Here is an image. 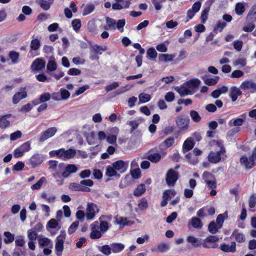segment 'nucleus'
Returning <instances> with one entry per match:
<instances>
[{
    "mask_svg": "<svg viewBox=\"0 0 256 256\" xmlns=\"http://www.w3.org/2000/svg\"><path fill=\"white\" fill-rule=\"evenodd\" d=\"M161 154L158 152L151 153L148 154L147 158L152 162L156 163L160 161Z\"/></svg>",
    "mask_w": 256,
    "mask_h": 256,
    "instance_id": "473e14b6",
    "label": "nucleus"
},
{
    "mask_svg": "<svg viewBox=\"0 0 256 256\" xmlns=\"http://www.w3.org/2000/svg\"><path fill=\"white\" fill-rule=\"evenodd\" d=\"M82 134L89 144L92 145L96 144V138L94 132L92 131L90 132H88L83 130Z\"/></svg>",
    "mask_w": 256,
    "mask_h": 256,
    "instance_id": "2eb2a0df",
    "label": "nucleus"
},
{
    "mask_svg": "<svg viewBox=\"0 0 256 256\" xmlns=\"http://www.w3.org/2000/svg\"><path fill=\"white\" fill-rule=\"evenodd\" d=\"M60 94L62 100H66L70 96V92L64 88H61L60 90Z\"/></svg>",
    "mask_w": 256,
    "mask_h": 256,
    "instance_id": "6e6d98bb",
    "label": "nucleus"
},
{
    "mask_svg": "<svg viewBox=\"0 0 256 256\" xmlns=\"http://www.w3.org/2000/svg\"><path fill=\"white\" fill-rule=\"evenodd\" d=\"M174 139L173 137H170L166 139L162 144H160L159 148L162 149L163 147L166 148L170 147L174 144Z\"/></svg>",
    "mask_w": 256,
    "mask_h": 256,
    "instance_id": "c756f323",
    "label": "nucleus"
},
{
    "mask_svg": "<svg viewBox=\"0 0 256 256\" xmlns=\"http://www.w3.org/2000/svg\"><path fill=\"white\" fill-rule=\"evenodd\" d=\"M46 68L50 72H53L56 70V62L55 60V59L54 58H50V60H48Z\"/></svg>",
    "mask_w": 256,
    "mask_h": 256,
    "instance_id": "f704fd0d",
    "label": "nucleus"
},
{
    "mask_svg": "<svg viewBox=\"0 0 256 256\" xmlns=\"http://www.w3.org/2000/svg\"><path fill=\"white\" fill-rule=\"evenodd\" d=\"M190 118L187 116H180L176 118V122L178 127L180 130H186L188 128Z\"/></svg>",
    "mask_w": 256,
    "mask_h": 256,
    "instance_id": "0eeeda50",
    "label": "nucleus"
},
{
    "mask_svg": "<svg viewBox=\"0 0 256 256\" xmlns=\"http://www.w3.org/2000/svg\"><path fill=\"white\" fill-rule=\"evenodd\" d=\"M102 236L101 231L95 230L91 231L90 234V238L93 240L98 239Z\"/></svg>",
    "mask_w": 256,
    "mask_h": 256,
    "instance_id": "680f3d73",
    "label": "nucleus"
},
{
    "mask_svg": "<svg viewBox=\"0 0 256 256\" xmlns=\"http://www.w3.org/2000/svg\"><path fill=\"white\" fill-rule=\"evenodd\" d=\"M224 153L222 150H218L216 152L211 151L208 156V160L210 163L217 164L221 160V156Z\"/></svg>",
    "mask_w": 256,
    "mask_h": 256,
    "instance_id": "9b49d317",
    "label": "nucleus"
},
{
    "mask_svg": "<svg viewBox=\"0 0 256 256\" xmlns=\"http://www.w3.org/2000/svg\"><path fill=\"white\" fill-rule=\"evenodd\" d=\"M62 163L58 166V170L56 172L54 177L56 178H67L71 174L76 172L78 168L74 164H68L65 167Z\"/></svg>",
    "mask_w": 256,
    "mask_h": 256,
    "instance_id": "f257e3e1",
    "label": "nucleus"
},
{
    "mask_svg": "<svg viewBox=\"0 0 256 256\" xmlns=\"http://www.w3.org/2000/svg\"><path fill=\"white\" fill-rule=\"evenodd\" d=\"M170 249V246L166 243H160L158 245L157 248H153L151 250L152 252H159L163 253L167 252Z\"/></svg>",
    "mask_w": 256,
    "mask_h": 256,
    "instance_id": "393cba45",
    "label": "nucleus"
},
{
    "mask_svg": "<svg viewBox=\"0 0 256 256\" xmlns=\"http://www.w3.org/2000/svg\"><path fill=\"white\" fill-rule=\"evenodd\" d=\"M106 175L108 177L112 176H120V175L118 174L116 169L114 168L113 166H108L106 168Z\"/></svg>",
    "mask_w": 256,
    "mask_h": 256,
    "instance_id": "c85d7f7f",
    "label": "nucleus"
},
{
    "mask_svg": "<svg viewBox=\"0 0 256 256\" xmlns=\"http://www.w3.org/2000/svg\"><path fill=\"white\" fill-rule=\"evenodd\" d=\"M242 94V92L235 86L231 87L230 92V96L231 98L232 102H235L238 96Z\"/></svg>",
    "mask_w": 256,
    "mask_h": 256,
    "instance_id": "6ab92c4d",
    "label": "nucleus"
},
{
    "mask_svg": "<svg viewBox=\"0 0 256 256\" xmlns=\"http://www.w3.org/2000/svg\"><path fill=\"white\" fill-rule=\"evenodd\" d=\"M245 10V7L243 4L238 2L236 5L235 11L238 15H242Z\"/></svg>",
    "mask_w": 256,
    "mask_h": 256,
    "instance_id": "3c124183",
    "label": "nucleus"
},
{
    "mask_svg": "<svg viewBox=\"0 0 256 256\" xmlns=\"http://www.w3.org/2000/svg\"><path fill=\"white\" fill-rule=\"evenodd\" d=\"M201 83L200 80L196 78L191 79L184 83L188 89L192 90H196Z\"/></svg>",
    "mask_w": 256,
    "mask_h": 256,
    "instance_id": "f3484780",
    "label": "nucleus"
},
{
    "mask_svg": "<svg viewBox=\"0 0 256 256\" xmlns=\"http://www.w3.org/2000/svg\"><path fill=\"white\" fill-rule=\"evenodd\" d=\"M146 191V187L144 184H139L134 190V194L136 196H142Z\"/></svg>",
    "mask_w": 256,
    "mask_h": 256,
    "instance_id": "a19ab883",
    "label": "nucleus"
},
{
    "mask_svg": "<svg viewBox=\"0 0 256 256\" xmlns=\"http://www.w3.org/2000/svg\"><path fill=\"white\" fill-rule=\"evenodd\" d=\"M49 154L51 157H56L66 160L74 158L76 154V151L73 149L65 150L64 148H60L58 150L50 151Z\"/></svg>",
    "mask_w": 256,
    "mask_h": 256,
    "instance_id": "f03ea898",
    "label": "nucleus"
},
{
    "mask_svg": "<svg viewBox=\"0 0 256 256\" xmlns=\"http://www.w3.org/2000/svg\"><path fill=\"white\" fill-rule=\"evenodd\" d=\"M130 174L132 178L134 179H138L141 176V172L140 169L138 168L130 170Z\"/></svg>",
    "mask_w": 256,
    "mask_h": 256,
    "instance_id": "052dcab7",
    "label": "nucleus"
},
{
    "mask_svg": "<svg viewBox=\"0 0 256 256\" xmlns=\"http://www.w3.org/2000/svg\"><path fill=\"white\" fill-rule=\"evenodd\" d=\"M138 98L140 102L142 103H146L150 100L151 96L148 94L142 93L139 95Z\"/></svg>",
    "mask_w": 256,
    "mask_h": 256,
    "instance_id": "5fc2aeb1",
    "label": "nucleus"
},
{
    "mask_svg": "<svg viewBox=\"0 0 256 256\" xmlns=\"http://www.w3.org/2000/svg\"><path fill=\"white\" fill-rule=\"evenodd\" d=\"M112 250L114 253H118L124 248V246L121 243L114 242L110 244Z\"/></svg>",
    "mask_w": 256,
    "mask_h": 256,
    "instance_id": "2f4dec72",
    "label": "nucleus"
},
{
    "mask_svg": "<svg viewBox=\"0 0 256 256\" xmlns=\"http://www.w3.org/2000/svg\"><path fill=\"white\" fill-rule=\"evenodd\" d=\"M186 240L194 248L200 247L202 244V238H197L192 236H188L186 238Z\"/></svg>",
    "mask_w": 256,
    "mask_h": 256,
    "instance_id": "aec40b11",
    "label": "nucleus"
},
{
    "mask_svg": "<svg viewBox=\"0 0 256 256\" xmlns=\"http://www.w3.org/2000/svg\"><path fill=\"white\" fill-rule=\"evenodd\" d=\"M99 212V209L97 206L92 202L88 203L86 208V214L82 210H81V222L86 217L87 220H92L94 218L95 216Z\"/></svg>",
    "mask_w": 256,
    "mask_h": 256,
    "instance_id": "7ed1b4c3",
    "label": "nucleus"
},
{
    "mask_svg": "<svg viewBox=\"0 0 256 256\" xmlns=\"http://www.w3.org/2000/svg\"><path fill=\"white\" fill-rule=\"evenodd\" d=\"M202 177V179L204 180L206 183V182L209 181L210 180H212V179L214 180V176L210 172L207 171L204 172L203 173Z\"/></svg>",
    "mask_w": 256,
    "mask_h": 256,
    "instance_id": "bf43d9fd",
    "label": "nucleus"
},
{
    "mask_svg": "<svg viewBox=\"0 0 256 256\" xmlns=\"http://www.w3.org/2000/svg\"><path fill=\"white\" fill-rule=\"evenodd\" d=\"M174 56L168 54H162L158 56V60L162 62H172L174 60Z\"/></svg>",
    "mask_w": 256,
    "mask_h": 256,
    "instance_id": "7c9ffc66",
    "label": "nucleus"
},
{
    "mask_svg": "<svg viewBox=\"0 0 256 256\" xmlns=\"http://www.w3.org/2000/svg\"><path fill=\"white\" fill-rule=\"evenodd\" d=\"M11 117V114H8L0 116V128H6L10 125V122L8 118Z\"/></svg>",
    "mask_w": 256,
    "mask_h": 256,
    "instance_id": "412c9836",
    "label": "nucleus"
},
{
    "mask_svg": "<svg viewBox=\"0 0 256 256\" xmlns=\"http://www.w3.org/2000/svg\"><path fill=\"white\" fill-rule=\"evenodd\" d=\"M59 228L58 222L54 218L50 219L47 223V229H56Z\"/></svg>",
    "mask_w": 256,
    "mask_h": 256,
    "instance_id": "79ce46f5",
    "label": "nucleus"
},
{
    "mask_svg": "<svg viewBox=\"0 0 256 256\" xmlns=\"http://www.w3.org/2000/svg\"><path fill=\"white\" fill-rule=\"evenodd\" d=\"M220 248L226 252H236V243L232 242L230 246L226 243H222L220 244Z\"/></svg>",
    "mask_w": 256,
    "mask_h": 256,
    "instance_id": "dca6fc26",
    "label": "nucleus"
},
{
    "mask_svg": "<svg viewBox=\"0 0 256 256\" xmlns=\"http://www.w3.org/2000/svg\"><path fill=\"white\" fill-rule=\"evenodd\" d=\"M46 66L45 61L42 58H38L32 64L31 69L32 71L38 72L42 70Z\"/></svg>",
    "mask_w": 256,
    "mask_h": 256,
    "instance_id": "f8f14e48",
    "label": "nucleus"
},
{
    "mask_svg": "<svg viewBox=\"0 0 256 256\" xmlns=\"http://www.w3.org/2000/svg\"><path fill=\"white\" fill-rule=\"evenodd\" d=\"M66 238V234L62 232L57 238L56 242V251L58 256H61L64 250V242Z\"/></svg>",
    "mask_w": 256,
    "mask_h": 256,
    "instance_id": "423d86ee",
    "label": "nucleus"
},
{
    "mask_svg": "<svg viewBox=\"0 0 256 256\" xmlns=\"http://www.w3.org/2000/svg\"><path fill=\"white\" fill-rule=\"evenodd\" d=\"M70 8H72V10L68 8H66L64 10L65 16L68 18H72V12L75 13L77 12L78 10L77 8L76 7V6L74 2H70Z\"/></svg>",
    "mask_w": 256,
    "mask_h": 256,
    "instance_id": "b1692460",
    "label": "nucleus"
},
{
    "mask_svg": "<svg viewBox=\"0 0 256 256\" xmlns=\"http://www.w3.org/2000/svg\"><path fill=\"white\" fill-rule=\"evenodd\" d=\"M4 241L6 244L12 243L14 239V234L9 232H6L4 233Z\"/></svg>",
    "mask_w": 256,
    "mask_h": 256,
    "instance_id": "4c0bfd02",
    "label": "nucleus"
},
{
    "mask_svg": "<svg viewBox=\"0 0 256 256\" xmlns=\"http://www.w3.org/2000/svg\"><path fill=\"white\" fill-rule=\"evenodd\" d=\"M232 236L235 238L236 240L238 242H242L245 241V236L242 233H239L238 232L237 230H235L232 234Z\"/></svg>",
    "mask_w": 256,
    "mask_h": 256,
    "instance_id": "58836bf2",
    "label": "nucleus"
},
{
    "mask_svg": "<svg viewBox=\"0 0 256 256\" xmlns=\"http://www.w3.org/2000/svg\"><path fill=\"white\" fill-rule=\"evenodd\" d=\"M106 216L102 215L101 216L99 220L100 221L99 227L100 230L102 232H106L109 228L108 222L106 221L102 220V219L106 218Z\"/></svg>",
    "mask_w": 256,
    "mask_h": 256,
    "instance_id": "bb28decb",
    "label": "nucleus"
},
{
    "mask_svg": "<svg viewBox=\"0 0 256 256\" xmlns=\"http://www.w3.org/2000/svg\"><path fill=\"white\" fill-rule=\"evenodd\" d=\"M40 46V40L38 38L33 39L30 42V48L32 50H38Z\"/></svg>",
    "mask_w": 256,
    "mask_h": 256,
    "instance_id": "8fccbe9b",
    "label": "nucleus"
},
{
    "mask_svg": "<svg viewBox=\"0 0 256 256\" xmlns=\"http://www.w3.org/2000/svg\"><path fill=\"white\" fill-rule=\"evenodd\" d=\"M57 132L56 128L52 127L48 128L44 130L40 135V142H44L46 140L53 136Z\"/></svg>",
    "mask_w": 256,
    "mask_h": 256,
    "instance_id": "ddd939ff",
    "label": "nucleus"
},
{
    "mask_svg": "<svg viewBox=\"0 0 256 256\" xmlns=\"http://www.w3.org/2000/svg\"><path fill=\"white\" fill-rule=\"evenodd\" d=\"M179 178V174L172 168L168 170L166 176V180L169 186H174Z\"/></svg>",
    "mask_w": 256,
    "mask_h": 256,
    "instance_id": "39448f33",
    "label": "nucleus"
},
{
    "mask_svg": "<svg viewBox=\"0 0 256 256\" xmlns=\"http://www.w3.org/2000/svg\"><path fill=\"white\" fill-rule=\"evenodd\" d=\"M240 88L244 91L248 90L250 93H254L256 92V83L252 80H246L241 84Z\"/></svg>",
    "mask_w": 256,
    "mask_h": 256,
    "instance_id": "1a4fd4ad",
    "label": "nucleus"
},
{
    "mask_svg": "<svg viewBox=\"0 0 256 256\" xmlns=\"http://www.w3.org/2000/svg\"><path fill=\"white\" fill-rule=\"evenodd\" d=\"M27 96L26 92L24 89L20 90V92H16L12 97V103L16 104L18 103L22 100Z\"/></svg>",
    "mask_w": 256,
    "mask_h": 256,
    "instance_id": "4468645a",
    "label": "nucleus"
},
{
    "mask_svg": "<svg viewBox=\"0 0 256 256\" xmlns=\"http://www.w3.org/2000/svg\"><path fill=\"white\" fill-rule=\"evenodd\" d=\"M95 6L93 4H86L84 8L82 15L85 16L92 13L94 10Z\"/></svg>",
    "mask_w": 256,
    "mask_h": 256,
    "instance_id": "c03bdc74",
    "label": "nucleus"
},
{
    "mask_svg": "<svg viewBox=\"0 0 256 256\" xmlns=\"http://www.w3.org/2000/svg\"><path fill=\"white\" fill-rule=\"evenodd\" d=\"M190 115L194 122H198L201 120L202 118L198 112L194 110H191L190 112Z\"/></svg>",
    "mask_w": 256,
    "mask_h": 256,
    "instance_id": "37998d69",
    "label": "nucleus"
},
{
    "mask_svg": "<svg viewBox=\"0 0 256 256\" xmlns=\"http://www.w3.org/2000/svg\"><path fill=\"white\" fill-rule=\"evenodd\" d=\"M256 148H255L252 152V154L248 158L247 156H244L240 158V162L242 164L244 165L246 169H250L252 168L256 164Z\"/></svg>",
    "mask_w": 256,
    "mask_h": 256,
    "instance_id": "20e7f679",
    "label": "nucleus"
},
{
    "mask_svg": "<svg viewBox=\"0 0 256 256\" xmlns=\"http://www.w3.org/2000/svg\"><path fill=\"white\" fill-rule=\"evenodd\" d=\"M30 148V143L29 142H26L15 150L14 156L16 158L21 157L26 152L29 151Z\"/></svg>",
    "mask_w": 256,
    "mask_h": 256,
    "instance_id": "6e6552de",
    "label": "nucleus"
},
{
    "mask_svg": "<svg viewBox=\"0 0 256 256\" xmlns=\"http://www.w3.org/2000/svg\"><path fill=\"white\" fill-rule=\"evenodd\" d=\"M19 56L20 54L18 52L10 51L8 53V57L13 64H16L18 62Z\"/></svg>",
    "mask_w": 256,
    "mask_h": 256,
    "instance_id": "09e8293b",
    "label": "nucleus"
},
{
    "mask_svg": "<svg viewBox=\"0 0 256 256\" xmlns=\"http://www.w3.org/2000/svg\"><path fill=\"white\" fill-rule=\"evenodd\" d=\"M98 248L99 251L106 256H109L112 251L110 245L106 244L102 246H98Z\"/></svg>",
    "mask_w": 256,
    "mask_h": 256,
    "instance_id": "c9c22d12",
    "label": "nucleus"
},
{
    "mask_svg": "<svg viewBox=\"0 0 256 256\" xmlns=\"http://www.w3.org/2000/svg\"><path fill=\"white\" fill-rule=\"evenodd\" d=\"M92 50L96 54H102L103 52L107 50L108 48L106 46H100L98 44L91 46Z\"/></svg>",
    "mask_w": 256,
    "mask_h": 256,
    "instance_id": "cd10ccee",
    "label": "nucleus"
},
{
    "mask_svg": "<svg viewBox=\"0 0 256 256\" xmlns=\"http://www.w3.org/2000/svg\"><path fill=\"white\" fill-rule=\"evenodd\" d=\"M256 19V4L254 6L250 12H248L247 17V20H252Z\"/></svg>",
    "mask_w": 256,
    "mask_h": 256,
    "instance_id": "de8ad7c7",
    "label": "nucleus"
},
{
    "mask_svg": "<svg viewBox=\"0 0 256 256\" xmlns=\"http://www.w3.org/2000/svg\"><path fill=\"white\" fill-rule=\"evenodd\" d=\"M216 78H202L204 80V83L206 85L209 86H214L218 82V79L219 77L216 76Z\"/></svg>",
    "mask_w": 256,
    "mask_h": 256,
    "instance_id": "864d4df0",
    "label": "nucleus"
},
{
    "mask_svg": "<svg viewBox=\"0 0 256 256\" xmlns=\"http://www.w3.org/2000/svg\"><path fill=\"white\" fill-rule=\"evenodd\" d=\"M120 84L118 82H114L112 84L107 85L105 88L106 92H110L118 88Z\"/></svg>",
    "mask_w": 256,
    "mask_h": 256,
    "instance_id": "774afa93",
    "label": "nucleus"
},
{
    "mask_svg": "<svg viewBox=\"0 0 256 256\" xmlns=\"http://www.w3.org/2000/svg\"><path fill=\"white\" fill-rule=\"evenodd\" d=\"M194 142L192 138H188L184 142L182 146V152L184 153L191 150L194 146Z\"/></svg>",
    "mask_w": 256,
    "mask_h": 256,
    "instance_id": "a211bd4d",
    "label": "nucleus"
},
{
    "mask_svg": "<svg viewBox=\"0 0 256 256\" xmlns=\"http://www.w3.org/2000/svg\"><path fill=\"white\" fill-rule=\"evenodd\" d=\"M191 224L192 226L194 228L200 229L203 226V224L201 220L197 217H192L190 222L188 224V226Z\"/></svg>",
    "mask_w": 256,
    "mask_h": 256,
    "instance_id": "5701e85b",
    "label": "nucleus"
},
{
    "mask_svg": "<svg viewBox=\"0 0 256 256\" xmlns=\"http://www.w3.org/2000/svg\"><path fill=\"white\" fill-rule=\"evenodd\" d=\"M218 228L219 226L214 221H212L209 224L208 230L212 234H215L218 232V230L220 228Z\"/></svg>",
    "mask_w": 256,
    "mask_h": 256,
    "instance_id": "ea45409f",
    "label": "nucleus"
},
{
    "mask_svg": "<svg viewBox=\"0 0 256 256\" xmlns=\"http://www.w3.org/2000/svg\"><path fill=\"white\" fill-rule=\"evenodd\" d=\"M28 237L30 240H34L38 237V234L32 230H28Z\"/></svg>",
    "mask_w": 256,
    "mask_h": 256,
    "instance_id": "0e129e2a",
    "label": "nucleus"
},
{
    "mask_svg": "<svg viewBox=\"0 0 256 256\" xmlns=\"http://www.w3.org/2000/svg\"><path fill=\"white\" fill-rule=\"evenodd\" d=\"M106 22L108 26H104V28L106 30H108L112 28L114 29L116 28V22L114 19H112L109 17L106 18Z\"/></svg>",
    "mask_w": 256,
    "mask_h": 256,
    "instance_id": "a18cd8bd",
    "label": "nucleus"
},
{
    "mask_svg": "<svg viewBox=\"0 0 256 256\" xmlns=\"http://www.w3.org/2000/svg\"><path fill=\"white\" fill-rule=\"evenodd\" d=\"M210 10L209 6L206 7L204 10L202 12L200 19L202 24H205L208 20V14Z\"/></svg>",
    "mask_w": 256,
    "mask_h": 256,
    "instance_id": "49530a36",
    "label": "nucleus"
},
{
    "mask_svg": "<svg viewBox=\"0 0 256 256\" xmlns=\"http://www.w3.org/2000/svg\"><path fill=\"white\" fill-rule=\"evenodd\" d=\"M46 182V178L44 177L41 178L36 184L31 186V188L32 190H36L40 189L42 186V184Z\"/></svg>",
    "mask_w": 256,
    "mask_h": 256,
    "instance_id": "603ef678",
    "label": "nucleus"
},
{
    "mask_svg": "<svg viewBox=\"0 0 256 256\" xmlns=\"http://www.w3.org/2000/svg\"><path fill=\"white\" fill-rule=\"evenodd\" d=\"M175 90L180 94L181 96H184L191 94L190 90L188 89V86L184 85H181L180 86H176L175 88Z\"/></svg>",
    "mask_w": 256,
    "mask_h": 256,
    "instance_id": "4be33fe9",
    "label": "nucleus"
},
{
    "mask_svg": "<svg viewBox=\"0 0 256 256\" xmlns=\"http://www.w3.org/2000/svg\"><path fill=\"white\" fill-rule=\"evenodd\" d=\"M36 2L44 10H48L50 8V3L44 0H38Z\"/></svg>",
    "mask_w": 256,
    "mask_h": 256,
    "instance_id": "4d7b16f0",
    "label": "nucleus"
},
{
    "mask_svg": "<svg viewBox=\"0 0 256 256\" xmlns=\"http://www.w3.org/2000/svg\"><path fill=\"white\" fill-rule=\"evenodd\" d=\"M157 52L154 48L151 47L149 48L146 52L147 58L152 60H154L157 57Z\"/></svg>",
    "mask_w": 256,
    "mask_h": 256,
    "instance_id": "72a5a7b5",
    "label": "nucleus"
},
{
    "mask_svg": "<svg viewBox=\"0 0 256 256\" xmlns=\"http://www.w3.org/2000/svg\"><path fill=\"white\" fill-rule=\"evenodd\" d=\"M138 206L139 208L142 210H146L148 207V202L145 198L141 199L140 202L138 203Z\"/></svg>",
    "mask_w": 256,
    "mask_h": 256,
    "instance_id": "e2e57ef3",
    "label": "nucleus"
},
{
    "mask_svg": "<svg viewBox=\"0 0 256 256\" xmlns=\"http://www.w3.org/2000/svg\"><path fill=\"white\" fill-rule=\"evenodd\" d=\"M166 1V0H152V3L154 6L155 9L160 10L162 8V4Z\"/></svg>",
    "mask_w": 256,
    "mask_h": 256,
    "instance_id": "13d9d810",
    "label": "nucleus"
},
{
    "mask_svg": "<svg viewBox=\"0 0 256 256\" xmlns=\"http://www.w3.org/2000/svg\"><path fill=\"white\" fill-rule=\"evenodd\" d=\"M176 194V192L174 189L166 190L162 194V198H165L168 200H170L172 196Z\"/></svg>",
    "mask_w": 256,
    "mask_h": 256,
    "instance_id": "e433bc0d",
    "label": "nucleus"
},
{
    "mask_svg": "<svg viewBox=\"0 0 256 256\" xmlns=\"http://www.w3.org/2000/svg\"><path fill=\"white\" fill-rule=\"evenodd\" d=\"M128 164L129 162L128 161L118 160L113 162L112 164L116 172L123 174L126 172L128 167Z\"/></svg>",
    "mask_w": 256,
    "mask_h": 256,
    "instance_id": "9d476101",
    "label": "nucleus"
},
{
    "mask_svg": "<svg viewBox=\"0 0 256 256\" xmlns=\"http://www.w3.org/2000/svg\"><path fill=\"white\" fill-rule=\"evenodd\" d=\"M88 29L91 32L96 33V26L94 21L91 20L88 22Z\"/></svg>",
    "mask_w": 256,
    "mask_h": 256,
    "instance_id": "69168bd1",
    "label": "nucleus"
},
{
    "mask_svg": "<svg viewBox=\"0 0 256 256\" xmlns=\"http://www.w3.org/2000/svg\"><path fill=\"white\" fill-rule=\"evenodd\" d=\"M38 246L40 247H47L52 245V240L46 237H41L38 239Z\"/></svg>",
    "mask_w": 256,
    "mask_h": 256,
    "instance_id": "a878e982",
    "label": "nucleus"
},
{
    "mask_svg": "<svg viewBox=\"0 0 256 256\" xmlns=\"http://www.w3.org/2000/svg\"><path fill=\"white\" fill-rule=\"evenodd\" d=\"M226 26V24L225 22H222L220 20H218L217 22L216 25L214 28V32H215L220 28V32H221Z\"/></svg>",
    "mask_w": 256,
    "mask_h": 256,
    "instance_id": "338daca9",
    "label": "nucleus"
}]
</instances>
